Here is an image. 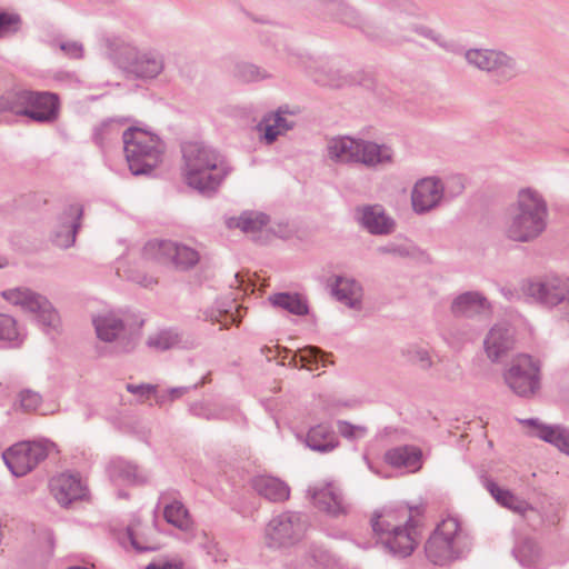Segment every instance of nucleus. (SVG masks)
<instances>
[{
    "label": "nucleus",
    "instance_id": "nucleus-38",
    "mask_svg": "<svg viewBox=\"0 0 569 569\" xmlns=\"http://www.w3.org/2000/svg\"><path fill=\"white\" fill-rule=\"evenodd\" d=\"M19 332L13 318L0 313V339L1 340H16Z\"/></svg>",
    "mask_w": 569,
    "mask_h": 569
},
{
    "label": "nucleus",
    "instance_id": "nucleus-50",
    "mask_svg": "<svg viewBox=\"0 0 569 569\" xmlns=\"http://www.w3.org/2000/svg\"><path fill=\"white\" fill-rule=\"evenodd\" d=\"M156 282H157V280L154 278H150V279H146V280L141 281V283L144 287H150V286L154 284Z\"/></svg>",
    "mask_w": 569,
    "mask_h": 569
},
{
    "label": "nucleus",
    "instance_id": "nucleus-2",
    "mask_svg": "<svg viewBox=\"0 0 569 569\" xmlns=\"http://www.w3.org/2000/svg\"><path fill=\"white\" fill-rule=\"evenodd\" d=\"M547 214V204L542 197L535 190L522 189L507 223V236L516 241L535 239L545 230Z\"/></svg>",
    "mask_w": 569,
    "mask_h": 569
},
{
    "label": "nucleus",
    "instance_id": "nucleus-3",
    "mask_svg": "<svg viewBox=\"0 0 569 569\" xmlns=\"http://www.w3.org/2000/svg\"><path fill=\"white\" fill-rule=\"evenodd\" d=\"M411 519L412 510L408 507L388 508L375 517L372 527L391 552L405 557L409 556L417 545Z\"/></svg>",
    "mask_w": 569,
    "mask_h": 569
},
{
    "label": "nucleus",
    "instance_id": "nucleus-31",
    "mask_svg": "<svg viewBox=\"0 0 569 569\" xmlns=\"http://www.w3.org/2000/svg\"><path fill=\"white\" fill-rule=\"evenodd\" d=\"M110 477L116 487L133 485L139 477L136 467L126 461H114L109 469Z\"/></svg>",
    "mask_w": 569,
    "mask_h": 569
},
{
    "label": "nucleus",
    "instance_id": "nucleus-37",
    "mask_svg": "<svg viewBox=\"0 0 569 569\" xmlns=\"http://www.w3.org/2000/svg\"><path fill=\"white\" fill-rule=\"evenodd\" d=\"M199 260V254L192 248L176 243L172 264L177 268L186 269L194 266Z\"/></svg>",
    "mask_w": 569,
    "mask_h": 569
},
{
    "label": "nucleus",
    "instance_id": "nucleus-26",
    "mask_svg": "<svg viewBox=\"0 0 569 569\" xmlns=\"http://www.w3.org/2000/svg\"><path fill=\"white\" fill-rule=\"evenodd\" d=\"M307 445L317 451H330L337 446L333 432L326 425L311 428L307 435Z\"/></svg>",
    "mask_w": 569,
    "mask_h": 569
},
{
    "label": "nucleus",
    "instance_id": "nucleus-27",
    "mask_svg": "<svg viewBox=\"0 0 569 569\" xmlns=\"http://www.w3.org/2000/svg\"><path fill=\"white\" fill-rule=\"evenodd\" d=\"M267 223V217L259 212H244L240 217L230 218L227 221L228 228H239L242 232L251 234L260 231Z\"/></svg>",
    "mask_w": 569,
    "mask_h": 569
},
{
    "label": "nucleus",
    "instance_id": "nucleus-24",
    "mask_svg": "<svg viewBox=\"0 0 569 569\" xmlns=\"http://www.w3.org/2000/svg\"><path fill=\"white\" fill-rule=\"evenodd\" d=\"M489 308L487 300L478 293H463L452 302L455 315H477Z\"/></svg>",
    "mask_w": 569,
    "mask_h": 569
},
{
    "label": "nucleus",
    "instance_id": "nucleus-15",
    "mask_svg": "<svg viewBox=\"0 0 569 569\" xmlns=\"http://www.w3.org/2000/svg\"><path fill=\"white\" fill-rule=\"evenodd\" d=\"M313 500L318 508L329 513L336 515L345 510L342 495L332 483L317 489L313 493Z\"/></svg>",
    "mask_w": 569,
    "mask_h": 569
},
{
    "label": "nucleus",
    "instance_id": "nucleus-53",
    "mask_svg": "<svg viewBox=\"0 0 569 569\" xmlns=\"http://www.w3.org/2000/svg\"><path fill=\"white\" fill-rule=\"evenodd\" d=\"M74 213H76L77 216H79V214H80V210H79V209H76V210H74Z\"/></svg>",
    "mask_w": 569,
    "mask_h": 569
},
{
    "label": "nucleus",
    "instance_id": "nucleus-40",
    "mask_svg": "<svg viewBox=\"0 0 569 569\" xmlns=\"http://www.w3.org/2000/svg\"><path fill=\"white\" fill-rule=\"evenodd\" d=\"M41 398L32 391H22L19 395V407L24 411H33L40 405Z\"/></svg>",
    "mask_w": 569,
    "mask_h": 569
},
{
    "label": "nucleus",
    "instance_id": "nucleus-8",
    "mask_svg": "<svg viewBox=\"0 0 569 569\" xmlns=\"http://www.w3.org/2000/svg\"><path fill=\"white\" fill-rule=\"evenodd\" d=\"M46 457L40 443L21 442L3 453V459L14 476H24Z\"/></svg>",
    "mask_w": 569,
    "mask_h": 569
},
{
    "label": "nucleus",
    "instance_id": "nucleus-19",
    "mask_svg": "<svg viewBox=\"0 0 569 569\" xmlns=\"http://www.w3.org/2000/svg\"><path fill=\"white\" fill-rule=\"evenodd\" d=\"M527 423L535 428L533 435L538 438L555 445L559 450L569 455V431L559 427H549L538 425L535 420H528Z\"/></svg>",
    "mask_w": 569,
    "mask_h": 569
},
{
    "label": "nucleus",
    "instance_id": "nucleus-39",
    "mask_svg": "<svg viewBox=\"0 0 569 569\" xmlns=\"http://www.w3.org/2000/svg\"><path fill=\"white\" fill-rule=\"evenodd\" d=\"M178 342V336L171 332H161L156 337L150 338L149 345L160 350H166L173 347Z\"/></svg>",
    "mask_w": 569,
    "mask_h": 569
},
{
    "label": "nucleus",
    "instance_id": "nucleus-18",
    "mask_svg": "<svg viewBox=\"0 0 569 569\" xmlns=\"http://www.w3.org/2000/svg\"><path fill=\"white\" fill-rule=\"evenodd\" d=\"M360 220L371 233H388L393 229V221L379 206L363 208Z\"/></svg>",
    "mask_w": 569,
    "mask_h": 569
},
{
    "label": "nucleus",
    "instance_id": "nucleus-20",
    "mask_svg": "<svg viewBox=\"0 0 569 569\" xmlns=\"http://www.w3.org/2000/svg\"><path fill=\"white\" fill-rule=\"evenodd\" d=\"M512 345L511 336L506 328L495 327L490 330L485 340V348L488 357L497 360L506 353Z\"/></svg>",
    "mask_w": 569,
    "mask_h": 569
},
{
    "label": "nucleus",
    "instance_id": "nucleus-16",
    "mask_svg": "<svg viewBox=\"0 0 569 569\" xmlns=\"http://www.w3.org/2000/svg\"><path fill=\"white\" fill-rule=\"evenodd\" d=\"M361 142L349 138H333L328 142L329 157L337 161H357Z\"/></svg>",
    "mask_w": 569,
    "mask_h": 569
},
{
    "label": "nucleus",
    "instance_id": "nucleus-14",
    "mask_svg": "<svg viewBox=\"0 0 569 569\" xmlns=\"http://www.w3.org/2000/svg\"><path fill=\"white\" fill-rule=\"evenodd\" d=\"M421 450L403 446L388 450L385 453V461L393 468H406L411 472L418 471L422 466Z\"/></svg>",
    "mask_w": 569,
    "mask_h": 569
},
{
    "label": "nucleus",
    "instance_id": "nucleus-30",
    "mask_svg": "<svg viewBox=\"0 0 569 569\" xmlns=\"http://www.w3.org/2000/svg\"><path fill=\"white\" fill-rule=\"evenodd\" d=\"M329 355L323 353L320 349L316 347H306L299 350V353L295 356L296 366H298V361L300 367L306 368L310 371L318 370L319 363L322 367L329 362ZM332 363V361H330Z\"/></svg>",
    "mask_w": 569,
    "mask_h": 569
},
{
    "label": "nucleus",
    "instance_id": "nucleus-42",
    "mask_svg": "<svg viewBox=\"0 0 569 569\" xmlns=\"http://www.w3.org/2000/svg\"><path fill=\"white\" fill-rule=\"evenodd\" d=\"M20 20L14 14L0 13V37L14 32L19 28Z\"/></svg>",
    "mask_w": 569,
    "mask_h": 569
},
{
    "label": "nucleus",
    "instance_id": "nucleus-41",
    "mask_svg": "<svg viewBox=\"0 0 569 569\" xmlns=\"http://www.w3.org/2000/svg\"><path fill=\"white\" fill-rule=\"evenodd\" d=\"M127 390L138 397L143 402L157 392V386L153 385H127Z\"/></svg>",
    "mask_w": 569,
    "mask_h": 569
},
{
    "label": "nucleus",
    "instance_id": "nucleus-49",
    "mask_svg": "<svg viewBox=\"0 0 569 569\" xmlns=\"http://www.w3.org/2000/svg\"><path fill=\"white\" fill-rule=\"evenodd\" d=\"M418 357H419L420 366L422 368H426L429 366V359H428V355L426 351H419Z\"/></svg>",
    "mask_w": 569,
    "mask_h": 569
},
{
    "label": "nucleus",
    "instance_id": "nucleus-25",
    "mask_svg": "<svg viewBox=\"0 0 569 569\" xmlns=\"http://www.w3.org/2000/svg\"><path fill=\"white\" fill-rule=\"evenodd\" d=\"M163 518L169 525L182 531H188L193 526L189 511L180 501L177 500L164 506Z\"/></svg>",
    "mask_w": 569,
    "mask_h": 569
},
{
    "label": "nucleus",
    "instance_id": "nucleus-47",
    "mask_svg": "<svg viewBox=\"0 0 569 569\" xmlns=\"http://www.w3.org/2000/svg\"><path fill=\"white\" fill-rule=\"evenodd\" d=\"M61 49L67 51V53L73 58H79V57H81V53H82V48L78 43H74V42L62 44Z\"/></svg>",
    "mask_w": 569,
    "mask_h": 569
},
{
    "label": "nucleus",
    "instance_id": "nucleus-21",
    "mask_svg": "<svg viewBox=\"0 0 569 569\" xmlns=\"http://www.w3.org/2000/svg\"><path fill=\"white\" fill-rule=\"evenodd\" d=\"M176 243L172 241H150L144 247V258L152 264L168 266L172 264Z\"/></svg>",
    "mask_w": 569,
    "mask_h": 569
},
{
    "label": "nucleus",
    "instance_id": "nucleus-33",
    "mask_svg": "<svg viewBox=\"0 0 569 569\" xmlns=\"http://www.w3.org/2000/svg\"><path fill=\"white\" fill-rule=\"evenodd\" d=\"M488 490L492 497L503 507H507L519 513H525L529 509L525 501L518 499L511 492L500 488L496 483L490 482L488 485Z\"/></svg>",
    "mask_w": 569,
    "mask_h": 569
},
{
    "label": "nucleus",
    "instance_id": "nucleus-29",
    "mask_svg": "<svg viewBox=\"0 0 569 569\" xmlns=\"http://www.w3.org/2000/svg\"><path fill=\"white\" fill-rule=\"evenodd\" d=\"M391 158L392 152L388 147L378 146L369 142H361V148L357 161L362 162L365 164L375 166L388 162L391 160Z\"/></svg>",
    "mask_w": 569,
    "mask_h": 569
},
{
    "label": "nucleus",
    "instance_id": "nucleus-7",
    "mask_svg": "<svg viewBox=\"0 0 569 569\" xmlns=\"http://www.w3.org/2000/svg\"><path fill=\"white\" fill-rule=\"evenodd\" d=\"M303 533V525L298 518L283 513L274 517L267 526L264 540L270 548L287 547L298 541Z\"/></svg>",
    "mask_w": 569,
    "mask_h": 569
},
{
    "label": "nucleus",
    "instance_id": "nucleus-1",
    "mask_svg": "<svg viewBox=\"0 0 569 569\" xmlns=\"http://www.w3.org/2000/svg\"><path fill=\"white\" fill-rule=\"evenodd\" d=\"M183 158V178L188 186L200 191L214 190L229 172L218 153L198 142L184 146Z\"/></svg>",
    "mask_w": 569,
    "mask_h": 569
},
{
    "label": "nucleus",
    "instance_id": "nucleus-32",
    "mask_svg": "<svg viewBox=\"0 0 569 569\" xmlns=\"http://www.w3.org/2000/svg\"><path fill=\"white\" fill-rule=\"evenodd\" d=\"M130 71L139 77L152 78L162 70V62L148 53L141 54L130 67Z\"/></svg>",
    "mask_w": 569,
    "mask_h": 569
},
{
    "label": "nucleus",
    "instance_id": "nucleus-11",
    "mask_svg": "<svg viewBox=\"0 0 569 569\" xmlns=\"http://www.w3.org/2000/svg\"><path fill=\"white\" fill-rule=\"evenodd\" d=\"M466 59L470 64L481 70H499L505 76H511L515 71L513 60L499 51L482 49L469 50L466 53Z\"/></svg>",
    "mask_w": 569,
    "mask_h": 569
},
{
    "label": "nucleus",
    "instance_id": "nucleus-12",
    "mask_svg": "<svg viewBox=\"0 0 569 569\" xmlns=\"http://www.w3.org/2000/svg\"><path fill=\"white\" fill-rule=\"evenodd\" d=\"M50 490L56 500L62 506L86 496V486L81 479L70 473H61L54 477L50 482Z\"/></svg>",
    "mask_w": 569,
    "mask_h": 569
},
{
    "label": "nucleus",
    "instance_id": "nucleus-10",
    "mask_svg": "<svg viewBox=\"0 0 569 569\" xmlns=\"http://www.w3.org/2000/svg\"><path fill=\"white\" fill-rule=\"evenodd\" d=\"M3 297L14 305H20L32 312H39L41 321L48 326H54L58 316L52 310L50 303L40 296L30 292L27 289H14L3 292Z\"/></svg>",
    "mask_w": 569,
    "mask_h": 569
},
{
    "label": "nucleus",
    "instance_id": "nucleus-22",
    "mask_svg": "<svg viewBox=\"0 0 569 569\" xmlns=\"http://www.w3.org/2000/svg\"><path fill=\"white\" fill-rule=\"evenodd\" d=\"M426 552L432 562L443 563L453 559L458 555L459 548L442 540L439 536L432 535L427 542Z\"/></svg>",
    "mask_w": 569,
    "mask_h": 569
},
{
    "label": "nucleus",
    "instance_id": "nucleus-45",
    "mask_svg": "<svg viewBox=\"0 0 569 569\" xmlns=\"http://www.w3.org/2000/svg\"><path fill=\"white\" fill-rule=\"evenodd\" d=\"M129 538L132 546L138 550H153L156 547L150 545L147 540H140L132 528L128 530Z\"/></svg>",
    "mask_w": 569,
    "mask_h": 569
},
{
    "label": "nucleus",
    "instance_id": "nucleus-34",
    "mask_svg": "<svg viewBox=\"0 0 569 569\" xmlns=\"http://www.w3.org/2000/svg\"><path fill=\"white\" fill-rule=\"evenodd\" d=\"M335 295L347 306L356 307L361 298V289L352 280L339 279L335 288Z\"/></svg>",
    "mask_w": 569,
    "mask_h": 569
},
{
    "label": "nucleus",
    "instance_id": "nucleus-13",
    "mask_svg": "<svg viewBox=\"0 0 569 569\" xmlns=\"http://www.w3.org/2000/svg\"><path fill=\"white\" fill-rule=\"evenodd\" d=\"M443 187L436 178H425L415 184L412 206L418 212L432 209L442 198Z\"/></svg>",
    "mask_w": 569,
    "mask_h": 569
},
{
    "label": "nucleus",
    "instance_id": "nucleus-28",
    "mask_svg": "<svg viewBox=\"0 0 569 569\" xmlns=\"http://www.w3.org/2000/svg\"><path fill=\"white\" fill-rule=\"evenodd\" d=\"M293 123L283 118L280 113H274L266 117L258 126L260 132L263 133L268 143H271L278 136L289 130Z\"/></svg>",
    "mask_w": 569,
    "mask_h": 569
},
{
    "label": "nucleus",
    "instance_id": "nucleus-6",
    "mask_svg": "<svg viewBox=\"0 0 569 569\" xmlns=\"http://www.w3.org/2000/svg\"><path fill=\"white\" fill-rule=\"evenodd\" d=\"M13 112L24 114L36 121H49L56 118L57 97L51 93L21 92L17 94Z\"/></svg>",
    "mask_w": 569,
    "mask_h": 569
},
{
    "label": "nucleus",
    "instance_id": "nucleus-46",
    "mask_svg": "<svg viewBox=\"0 0 569 569\" xmlns=\"http://www.w3.org/2000/svg\"><path fill=\"white\" fill-rule=\"evenodd\" d=\"M146 569H183V565L181 561H171L163 563H152L149 565Z\"/></svg>",
    "mask_w": 569,
    "mask_h": 569
},
{
    "label": "nucleus",
    "instance_id": "nucleus-23",
    "mask_svg": "<svg viewBox=\"0 0 569 569\" xmlns=\"http://www.w3.org/2000/svg\"><path fill=\"white\" fill-rule=\"evenodd\" d=\"M93 325L99 339L112 341L122 331V322L112 312L106 311L93 318Z\"/></svg>",
    "mask_w": 569,
    "mask_h": 569
},
{
    "label": "nucleus",
    "instance_id": "nucleus-44",
    "mask_svg": "<svg viewBox=\"0 0 569 569\" xmlns=\"http://www.w3.org/2000/svg\"><path fill=\"white\" fill-rule=\"evenodd\" d=\"M212 321H217L220 323V329L228 328L231 323H238L240 320L233 313L228 311H219V313L211 318Z\"/></svg>",
    "mask_w": 569,
    "mask_h": 569
},
{
    "label": "nucleus",
    "instance_id": "nucleus-9",
    "mask_svg": "<svg viewBox=\"0 0 569 569\" xmlns=\"http://www.w3.org/2000/svg\"><path fill=\"white\" fill-rule=\"evenodd\" d=\"M528 295L550 306L569 299V278L550 277L545 282L533 281L528 284Z\"/></svg>",
    "mask_w": 569,
    "mask_h": 569
},
{
    "label": "nucleus",
    "instance_id": "nucleus-43",
    "mask_svg": "<svg viewBox=\"0 0 569 569\" xmlns=\"http://www.w3.org/2000/svg\"><path fill=\"white\" fill-rule=\"evenodd\" d=\"M339 431L343 437L347 438H359L362 437L366 432L363 427L352 426L348 422H341L339 425Z\"/></svg>",
    "mask_w": 569,
    "mask_h": 569
},
{
    "label": "nucleus",
    "instance_id": "nucleus-17",
    "mask_svg": "<svg viewBox=\"0 0 569 569\" xmlns=\"http://www.w3.org/2000/svg\"><path fill=\"white\" fill-rule=\"evenodd\" d=\"M257 492L271 501H284L289 498L288 486L278 478L260 476L253 482Z\"/></svg>",
    "mask_w": 569,
    "mask_h": 569
},
{
    "label": "nucleus",
    "instance_id": "nucleus-4",
    "mask_svg": "<svg viewBox=\"0 0 569 569\" xmlns=\"http://www.w3.org/2000/svg\"><path fill=\"white\" fill-rule=\"evenodd\" d=\"M124 151L133 174L150 172L161 162L162 144L159 138L141 128L123 133Z\"/></svg>",
    "mask_w": 569,
    "mask_h": 569
},
{
    "label": "nucleus",
    "instance_id": "nucleus-5",
    "mask_svg": "<svg viewBox=\"0 0 569 569\" xmlns=\"http://www.w3.org/2000/svg\"><path fill=\"white\" fill-rule=\"evenodd\" d=\"M505 380L516 393L533 395L539 388V366L530 356L520 355L513 359Z\"/></svg>",
    "mask_w": 569,
    "mask_h": 569
},
{
    "label": "nucleus",
    "instance_id": "nucleus-36",
    "mask_svg": "<svg viewBox=\"0 0 569 569\" xmlns=\"http://www.w3.org/2000/svg\"><path fill=\"white\" fill-rule=\"evenodd\" d=\"M433 535L459 548L460 523L456 518H446L438 525Z\"/></svg>",
    "mask_w": 569,
    "mask_h": 569
},
{
    "label": "nucleus",
    "instance_id": "nucleus-51",
    "mask_svg": "<svg viewBox=\"0 0 569 569\" xmlns=\"http://www.w3.org/2000/svg\"><path fill=\"white\" fill-rule=\"evenodd\" d=\"M171 393H172V395H174V396H177V397L181 395V392H180L179 390H176V389H174V390H172V391H171Z\"/></svg>",
    "mask_w": 569,
    "mask_h": 569
},
{
    "label": "nucleus",
    "instance_id": "nucleus-48",
    "mask_svg": "<svg viewBox=\"0 0 569 569\" xmlns=\"http://www.w3.org/2000/svg\"><path fill=\"white\" fill-rule=\"evenodd\" d=\"M74 240V230L72 227L68 228L66 238L63 240L57 239V244L60 247H68Z\"/></svg>",
    "mask_w": 569,
    "mask_h": 569
},
{
    "label": "nucleus",
    "instance_id": "nucleus-35",
    "mask_svg": "<svg viewBox=\"0 0 569 569\" xmlns=\"http://www.w3.org/2000/svg\"><path fill=\"white\" fill-rule=\"evenodd\" d=\"M270 301L295 315H305L308 311L306 302L298 295L278 293L272 296Z\"/></svg>",
    "mask_w": 569,
    "mask_h": 569
},
{
    "label": "nucleus",
    "instance_id": "nucleus-52",
    "mask_svg": "<svg viewBox=\"0 0 569 569\" xmlns=\"http://www.w3.org/2000/svg\"><path fill=\"white\" fill-rule=\"evenodd\" d=\"M6 263H7V262H6V260L0 258V268H2L3 266H6Z\"/></svg>",
    "mask_w": 569,
    "mask_h": 569
}]
</instances>
